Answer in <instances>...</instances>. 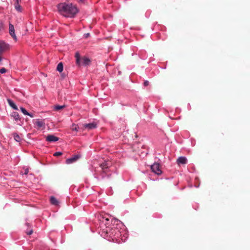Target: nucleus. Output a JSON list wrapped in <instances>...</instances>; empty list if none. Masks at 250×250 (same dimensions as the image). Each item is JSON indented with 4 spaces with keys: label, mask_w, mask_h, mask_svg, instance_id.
I'll use <instances>...</instances> for the list:
<instances>
[{
    "label": "nucleus",
    "mask_w": 250,
    "mask_h": 250,
    "mask_svg": "<svg viewBox=\"0 0 250 250\" xmlns=\"http://www.w3.org/2000/svg\"><path fill=\"white\" fill-rule=\"evenodd\" d=\"M63 64L62 62H60L58 65H57V70L59 72H62L63 70Z\"/></svg>",
    "instance_id": "obj_19"
},
{
    "label": "nucleus",
    "mask_w": 250,
    "mask_h": 250,
    "mask_svg": "<svg viewBox=\"0 0 250 250\" xmlns=\"http://www.w3.org/2000/svg\"><path fill=\"white\" fill-rule=\"evenodd\" d=\"M26 225H27V226H29V223H27V224H26Z\"/></svg>",
    "instance_id": "obj_31"
},
{
    "label": "nucleus",
    "mask_w": 250,
    "mask_h": 250,
    "mask_svg": "<svg viewBox=\"0 0 250 250\" xmlns=\"http://www.w3.org/2000/svg\"><path fill=\"white\" fill-rule=\"evenodd\" d=\"M62 155V153L61 152H56L54 154V155L55 156H59Z\"/></svg>",
    "instance_id": "obj_23"
},
{
    "label": "nucleus",
    "mask_w": 250,
    "mask_h": 250,
    "mask_svg": "<svg viewBox=\"0 0 250 250\" xmlns=\"http://www.w3.org/2000/svg\"><path fill=\"white\" fill-rule=\"evenodd\" d=\"M8 103L13 108H14L15 110H18V107L17 106L14 104V103L10 99L7 100Z\"/></svg>",
    "instance_id": "obj_15"
},
{
    "label": "nucleus",
    "mask_w": 250,
    "mask_h": 250,
    "mask_svg": "<svg viewBox=\"0 0 250 250\" xmlns=\"http://www.w3.org/2000/svg\"><path fill=\"white\" fill-rule=\"evenodd\" d=\"M80 158L79 156L75 155L74 157L67 159L66 160V163L67 164H70L76 162Z\"/></svg>",
    "instance_id": "obj_12"
},
{
    "label": "nucleus",
    "mask_w": 250,
    "mask_h": 250,
    "mask_svg": "<svg viewBox=\"0 0 250 250\" xmlns=\"http://www.w3.org/2000/svg\"><path fill=\"white\" fill-rule=\"evenodd\" d=\"M75 58L76 60V64L79 65H89L90 63V60L86 57H81L80 53L77 52L75 54Z\"/></svg>",
    "instance_id": "obj_3"
},
{
    "label": "nucleus",
    "mask_w": 250,
    "mask_h": 250,
    "mask_svg": "<svg viewBox=\"0 0 250 250\" xmlns=\"http://www.w3.org/2000/svg\"><path fill=\"white\" fill-rule=\"evenodd\" d=\"M79 129V126L75 124H73L72 125L71 129L72 130L78 131Z\"/></svg>",
    "instance_id": "obj_21"
},
{
    "label": "nucleus",
    "mask_w": 250,
    "mask_h": 250,
    "mask_svg": "<svg viewBox=\"0 0 250 250\" xmlns=\"http://www.w3.org/2000/svg\"><path fill=\"white\" fill-rule=\"evenodd\" d=\"M58 9L61 14L66 17H74L78 12L77 7L72 3H60Z\"/></svg>",
    "instance_id": "obj_1"
},
{
    "label": "nucleus",
    "mask_w": 250,
    "mask_h": 250,
    "mask_svg": "<svg viewBox=\"0 0 250 250\" xmlns=\"http://www.w3.org/2000/svg\"><path fill=\"white\" fill-rule=\"evenodd\" d=\"M9 33L11 37L14 39L15 41H17V37L15 34V30L14 26L10 23L9 25Z\"/></svg>",
    "instance_id": "obj_9"
},
{
    "label": "nucleus",
    "mask_w": 250,
    "mask_h": 250,
    "mask_svg": "<svg viewBox=\"0 0 250 250\" xmlns=\"http://www.w3.org/2000/svg\"><path fill=\"white\" fill-rule=\"evenodd\" d=\"M111 166V163L108 161H104V163L100 165V167L102 168L101 175L103 178H104V174H106L109 171V168Z\"/></svg>",
    "instance_id": "obj_4"
},
{
    "label": "nucleus",
    "mask_w": 250,
    "mask_h": 250,
    "mask_svg": "<svg viewBox=\"0 0 250 250\" xmlns=\"http://www.w3.org/2000/svg\"><path fill=\"white\" fill-rule=\"evenodd\" d=\"M105 221L107 222L109 221V219L108 218H106V219H105Z\"/></svg>",
    "instance_id": "obj_28"
},
{
    "label": "nucleus",
    "mask_w": 250,
    "mask_h": 250,
    "mask_svg": "<svg viewBox=\"0 0 250 250\" xmlns=\"http://www.w3.org/2000/svg\"><path fill=\"white\" fill-rule=\"evenodd\" d=\"M108 232L107 229L106 230L104 229L101 232V235L104 238L107 237L108 236Z\"/></svg>",
    "instance_id": "obj_17"
},
{
    "label": "nucleus",
    "mask_w": 250,
    "mask_h": 250,
    "mask_svg": "<svg viewBox=\"0 0 250 250\" xmlns=\"http://www.w3.org/2000/svg\"><path fill=\"white\" fill-rule=\"evenodd\" d=\"M13 137L15 140L18 142H20L21 140L20 137L19 135L16 133H14L13 134Z\"/></svg>",
    "instance_id": "obj_16"
},
{
    "label": "nucleus",
    "mask_w": 250,
    "mask_h": 250,
    "mask_svg": "<svg viewBox=\"0 0 250 250\" xmlns=\"http://www.w3.org/2000/svg\"><path fill=\"white\" fill-rule=\"evenodd\" d=\"M81 2H83L84 1V0H79Z\"/></svg>",
    "instance_id": "obj_29"
},
{
    "label": "nucleus",
    "mask_w": 250,
    "mask_h": 250,
    "mask_svg": "<svg viewBox=\"0 0 250 250\" xmlns=\"http://www.w3.org/2000/svg\"><path fill=\"white\" fill-rule=\"evenodd\" d=\"M7 71V70L5 68H2L0 69V73L2 74L4 73Z\"/></svg>",
    "instance_id": "obj_22"
},
{
    "label": "nucleus",
    "mask_w": 250,
    "mask_h": 250,
    "mask_svg": "<svg viewBox=\"0 0 250 250\" xmlns=\"http://www.w3.org/2000/svg\"><path fill=\"white\" fill-rule=\"evenodd\" d=\"M50 203L53 205H55V206H57L59 204V202L57 200V199L54 197V196H51L50 197Z\"/></svg>",
    "instance_id": "obj_13"
},
{
    "label": "nucleus",
    "mask_w": 250,
    "mask_h": 250,
    "mask_svg": "<svg viewBox=\"0 0 250 250\" xmlns=\"http://www.w3.org/2000/svg\"><path fill=\"white\" fill-rule=\"evenodd\" d=\"M33 230L32 229H30L29 231H27L26 232V234L29 235L32 234L33 233Z\"/></svg>",
    "instance_id": "obj_24"
},
{
    "label": "nucleus",
    "mask_w": 250,
    "mask_h": 250,
    "mask_svg": "<svg viewBox=\"0 0 250 250\" xmlns=\"http://www.w3.org/2000/svg\"><path fill=\"white\" fill-rule=\"evenodd\" d=\"M149 84V82L148 81H145L144 83V86H146L147 85H148Z\"/></svg>",
    "instance_id": "obj_25"
},
{
    "label": "nucleus",
    "mask_w": 250,
    "mask_h": 250,
    "mask_svg": "<svg viewBox=\"0 0 250 250\" xmlns=\"http://www.w3.org/2000/svg\"><path fill=\"white\" fill-rule=\"evenodd\" d=\"M21 112L24 114V115H28L29 116H30L31 117H33V115H32L31 114H30L29 113H28L27 110L23 107H21Z\"/></svg>",
    "instance_id": "obj_20"
},
{
    "label": "nucleus",
    "mask_w": 250,
    "mask_h": 250,
    "mask_svg": "<svg viewBox=\"0 0 250 250\" xmlns=\"http://www.w3.org/2000/svg\"><path fill=\"white\" fill-rule=\"evenodd\" d=\"M65 107V105H55V106H54V110H55V111H58V110H60L62 109H63V108H64Z\"/></svg>",
    "instance_id": "obj_18"
},
{
    "label": "nucleus",
    "mask_w": 250,
    "mask_h": 250,
    "mask_svg": "<svg viewBox=\"0 0 250 250\" xmlns=\"http://www.w3.org/2000/svg\"><path fill=\"white\" fill-rule=\"evenodd\" d=\"M188 161L185 157H180L177 160V163L180 165L181 164L185 165L187 164Z\"/></svg>",
    "instance_id": "obj_11"
},
{
    "label": "nucleus",
    "mask_w": 250,
    "mask_h": 250,
    "mask_svg": "<svg viewBox=\"0 0 250 250\" xmlns=\"http://www.w3.org/2000/svg\"><path fill=\"white\" fill-rule=\"evenodd\" d=\"M35 125L38 129H43L45 128V123L43 120L37 119L35 122Z\"/></svg>",
    "instance_id": "obj_8"
},
{
    "label": "nucleus",
    "mask_w": 250,
    "mask_h": 250,
    "mask_svg": "<svg viewBox=\"0 0 250 250\" xmlns=\"http://www.w3.org/2000/svg\"><path fill=\"white\" fill-rule=\"evenodd\" d=\"M112 223L113 224V228H112L109 231V236L110 237L114 236H115V238L119 237L121 236L122 231L121 229H122V227H123V229H124L125 226L120 220L117 219H114L112 220Z\"/></svg>",
    "instance_id": "obj_2"
},
{
    "label": "nucleus",
    "mask_w": 250,
    "mask_h": 250,
    "mask_svg": "<svg viewBox=\"0 0 250 250\" xmlns=\"http://www.w3.org/2000/svg\"><path fill=\"white\" fill-rule=\"evenodd\" d=\"M1 25L0 24V30L1 29Z\"/></svg>",
    "instance_id": "obj_30"
},
{
    "label": "nucleus",
    "mask_w": 250,
    "mask_h": 250,
    "mask_svg": "<svg viewBox=\"0 0 250 250\" xmlns=\"http://www.w3.org/2000/svg\"><path fill=\"white\" fill-rule=\"evenodd\" d=\"M152 171L157 175H160L162 173L161 166L159 164L155 163L151 166Z\"/></svg>",
    "instance_id": "obj_5"
},
{
    "label": "nucleus",
    "mask_w": 250,
    "mask_h": 250,
    "mask_svg": "<svg viewBox=\"0 0 250 250\" xmlns=\"http://www.w3.org/2000/svg\"><path fill=\"white\" fill-rule=\"evenodd\" d=\"M9 44L2 41H0V53L5 51L9 49Z\"/></svg>",
    "instance_id": "obj_7"
},
{
    "label": "nucleus",
    "mask_w": 250,
    "mask_h": 250,
    "mask_svg": "<svg viewBox=\"0 0 250 250\" xmlns=\"http://www.w3.org/2000/svg\"><path fill=\"white\" fill-rule=\"evenodd\" d=\"M46 140L48 142H56L59 140V138L53 135H48L46 137Z\"/></svg>",
    "instance_id": "obj_10"
},
{
    "label": "nucleus",
    "mask_w": 250,
    "mask_h": 250,
    "mask_svg": "<svg viewBox=\"0 0 250 250\" xmlns=\"http://www.w3.org/2000/svg\"><path fill=\"white\" fill-rule=\"evenodd\" d=\"M90 36V34L89 33H86V34H85L84 35V36L85 38H88L89 36Z\"/></svg>",
    "instance_id": "obj_26"
},
{
    "label": "nucleus",
    "mask_w": 250,
    "mask_h": 250,
    "mask_svg": "<svg viewBox=\"0 0 250 250\" xmlns=\"http://www.w3.org/2000/svg\"><path fill=\"white\" fill-rule=\"evenodd\" d=\"M11 116L16 121L20 120L19 113L17 112H13L11 114Z\"/></svg>",
    "instance_id": "obj_14"
},
{
    "label": "nucleus",
    "mask_w": 250,
    "mask_h": 250,
    "mask_svg": "<svg viewBox=\"0 0 250 250\" xmlns=\"http://www.w3.org/2000/svg\"><path fill=\"white\" fill-rule=\"evenodd\" d=\"M82 126L83 129H87V130H90L96 128L97 126V124L94 122L89 124H83Z\"/></svg>",
    "instance_id": "obj_6"
},
{
    "label": "nucleus",
    "mask_w": 250,
    "mask_h": 250,
    "mask_svg": "<svg viewBox=\"0 0 250 250\" xmlns=\"http://www.w3.org/2000/svg\"><path fill=\"white\" fill-rule=\"evenodd\" d=\"M24 173H25V174L27 175L28 173V170L26 169Z\"/></svg>",
    "instance_id": "obj_27"
}]
</instances>
